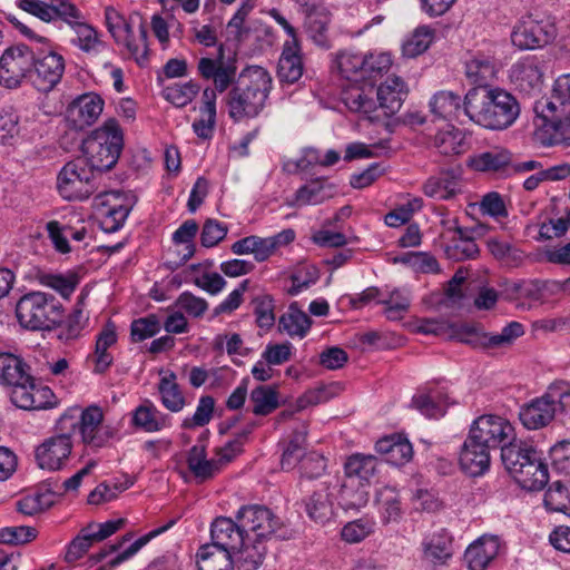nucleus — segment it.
Returning <instances> with one entry per match:
<instances>
[{"label": "nucleus", "mask_w": 570, "mask_h": 570, "mask_svg": "<svg viewBox=\"0 0 570 570\" xmlns=\"http://www.w3.org/2000/svg\"><path fill=\"white\" fill-rule=\"evenodd\" d=\"M95 527V523H89L86 528H82L78 535H76L67 546L65 561L68 563H72L80 558H82L91 546L95 543V540H91L89 530Z\"/></svg>", "instance_id": "57"}, {"label": "nucleus", "mask_w": 570, "mask_h": 570, "mask_svg": "<svg viewBox=\"0 0 570 570\" xmlns=\"http://www.w3.org/2000/svg\"><path fill=\"white\" fill-rule=\"evenodd\" d=\"M158 390L161 395V403L167 410L179 412L184 409L185 397L176 382L174 372H168L160 379Z\"/></svg>", "instance_id": "48"}, {"label": "nucleus", "mask_w": 570, "mask_h": 570, "mask_svg": "<svg viewBox=\"0 0 570 570\" xmlns=\"http://www.w3.org/2000/svg\"><path fill=\"white\" fill-rule=\"evenodd\" d=\"M495 72L494 61L483 55L475 56L465 63V75L476 86H489L488 82L495 77Z\"/></svg>", "instance_id": "45"}, {"label": "nucleus", "mask_w": 570, "mask_h": 570, "mask_svg": "<svg viewBox=\"0 0 570 570\" xmlns=\"http://www.w3.org/2000/svg\"><path fill=\"white\" fill-rule=\"evenodd\" d=\"M226 531L236 537L242 549L238 566L242 570L261 569L273 543L287 538L283 519L264 504H244L234 517H216Z\"/></svg>", "instance_id": "1"}, {"label": "nucleus", "mask_w": 570, "mask_h": 570, "mask_svg": "<svg viewBox=\"0 0 570 570\" xmlns=\"http://www.w3.org/2000/svg\"><path fill=\"white\" fill-rule=\"evenodd\" d=\"M175 524V520H171L168 524L160 527L156 530L150 531L149 533L140 537L135 542H132L127 549L119 552L115 558L109 560L106 564L100 566L96 570H112L124 563L125 561L132 558L144 546H146L153 538L164 533L169 528Z\"/></svg>", "instance_id": "51"}, {"label": "nucleus", "mask_w": 570, "mask_h": 570, "mask_svg": "<svg viewBox=\"0 0 570 570\" xmlns=\"http://www.w3.org/2000/svg\"><path fill=\"white\" fill-rule=\"evenodd\" d=\"M175 524V520H171L168 524L160 527L156 530L150 531L149 533L140 537L135 542H132L127 549L119 552L115 558L109 560L106 564L100 566L96 570H112L124 563L125 561L132 558L144 546H146L153 538L164 533L169 528Z\"/></svg>", "instance_id": "50"}, {"label": "nucleus", "mask_w": 570, "mask_h": 570, "mask_svg": "<svg viewBox=\"0 0 570 570\" xmlns=\"http://www.w3.org/2000/svg\"><path fill=\"white\" fill-rule=\"evenodd\" d=\"M161 328L160 321L157 315L149 314L145 317L135 320L130 326V335L134 342H142L155 336Z\"/></svg>", "instance_id": "62"}, {"label": "nucleus", "mask_w": 570, "mask_h": 570, "mask_svg": "<svg viewBox=\"0 0 570 570\" xmlns=\"http://www.w3.org/2000/svg\"><path fill=\"white\" fill-rule=\"evenodd\" d=\"M27 364L11 353H0V384L11 386L20 380L28 381Z\"/></svg>", "instance_id": "44"}, {"label": "nucleus", "mask_w": 570, "mask_h": 570, "mask_svg": "<svg viewBox=\"0 0 570 570\" xmlns=\"http://www.w3.org/2000/svg\"><path fill=\"white\" fill-rule=\"evenodd\" d=\"M187 464L190 472L199 481L212 479L219 470L218 462L207 460L204 445H194L187 455Z\"/></svg>", "instance_id": "38"}, {"label": "nucleus", "mask_w": 570, "mask_h": 570, "mask_svg": "<svg viewBox=\"0 0 570 570\" xmlns=\"http://www.w3.org/2000/svg\"><path fill=\"white\" fill-rule=\"evenodd\" d=\"M198 232V224L194 219L185 220L173 234V242L176 246H183L178 249L180 264L187 262L195 254L196 247L194 239Z\"/></svg>", "instance_id": "49"}, {"label": "nucleus", "mask_w": 570, "mask_h": 570, "mask_svg": "<svg viewBox=\"0 0 570 570\" xmlns=\"http://www.w3.org/2000/svg\"><path fill=\"white\" fill-rule=\"evenodd\" d=\"M558 411H570V385L564 381L552 383L542 396L523 404L519 420L527 430H539L547 426Z\"/></svg>", "instance_id": "8"}, {"label": "nucleus", "mask_w": 570, "mask_h": 570, "mask_svg": "<svg viewBox=\"0 0 570 570\" xmlns=\"http://www.w3.org/2000/svg\"><path fill=\"white\" fill-rule=\"evenodd\" d=\"M129 212L130 209L124 205L110 206L102 209L99 219L100 228L109 234L119 230L128 217Z\"/></svg>", "instance_id": "61"}, {"label": "nucleus", "mask_w": 570, "mask_h": 570, "mask_svg": "<svg viewBox=\"0 0 570 570\" xmlns=\"http://www.w3.org/2000/svg\"><path fill=\"white\" fill-rule=\"evenodd\" d=\"M375 450L385 456V461L392 465H404L413 455L410 441L401 435H390L379 440Z\"/></svg>", "instance_id": "30"}, {"label": "nucleus", "mask_w": 570, "mask_h": 570, "mask_svg": "<svg viewBox=\"0 0 570 570\" xmlns=\"http://www.w3.org/2000/svg\"><path fill=\"white\" fill-rule=\"evenodd\" d=\"M543 69L535 58L518 61L511 67L512 82L525 94L540 92L543 85Z\"/></svg>", "instance_id": "23"}, {"label": "nucleus", "mask_w": 570, "mask_h": 570, "mask_svg": "<svg viewBox=\"0 0 570 570\" xmlns=\"http://www.w3.org/2000/svg\"><path fill=\"white\" fill-rule=\"evenodd\" d=\"M539 101L552 102L554 108H570V73L557 78L550 98H542Z\"/></svg>", "instance_id": "64"}, {"label": "nucleus", "mask_w": 570, "mask_h": 570, "mask_svg": "<svg viewBox=\"0 0 570 570\" xmlns=\"http://www.w3.org/2000/svg\"><path fill=\"white\" fill-rule=\"evenodd\" d=\"M200 87L194 81L174 83L163 90L164 98L176 107L187 106L198 94Z\"/></svg>", "instance_id": "54"}, {"label": "nucleus", "mask_w": 570, "mask_h": 570, "mask_svg": "<svg viewBox=\"0 0 570 570\" xmlns=\"http://www.w3.org/2000/svg\"><path fill=\"white\" fill-rule=\"evenodd\" d=\"M375 522L368 518H361L347 522L341 531L342 539L347 543H358L374 532Z\"/></svg>", "instance_id": "58"}, {"label": "nucleus", "mask_w": 570, "mask_h": 570, "mask_svg": "<svg viewBox=\"0 0 570 570\" xmlns=\"http://www.w3.org/2000/svg\"><path fill=\"white\" fill-rule=\"evenodd\" d=\"M379 461L374 455L355 453L347 458L344 464L345 479L370 485L376 475Z\"/></svg>", "instance_id": "31"}, {"label": "nucleus", "mask_w": 570, "mask_h": 570, "mask_svg": "<svg viewBox=\"0 0 570 570\" xmlns=\"http://www.w3.org/2000/svg\"><path fill=\"white\" fill-rule=\"evenodd\" d=\"M131 424L144 432L155 433L169 428L170 417L146 400L132 411Z\"/></svg>", "instance_id": "28"}, {"label": "nucleus", "mask_w": 570, "mask_h": 570, "mask_svg": "<svg viewBox=\"0 0 570 570\" xmlns=\"http://www.w3.org/2000/svg\"><path fill=\"white\" fill-rule=\"evenodd\" d=\"M375 87L372 85H352L342 92V101L353 112H360L373 119L372 114L377 110Z\"/></svg>", "instance_id": "27"}, {"label": "nucleus", "mask_w": 570, "mask_h": 570, "mask_svg": "<svg viewBox=\"0 0 570 570\" xmlns=\"http://www.w3.org/2000/svg\"><path fill=\"white\" fill-rule=\"evenodd\" d=\"M367 488L368 485L365 483L344 479L338 493V504L345 511L364 508L370 498Z\"/></svg>", "instance_id": "36"}, {"label": "nucleus", "mask_w": 570, "mask_h": 570, "mask_svg": "<svg viewBox=\"0 0 570 570\" xmlns=\"http://www.w3.org/2000/svg\"><path fill=\"white\" fill-rule=\"evenodd\" d=\"M364 62L365 57L363 53L351 51H342L335 59V66L341 76L355 81L364 79Z\"/></svg>", "instance_id": "52"}, {"label": "nucleus", "mask_w": 570, "mask_h": 570, "mask_svg": "<svg viewBox=\"0 0 570 570\" xmlns=\"http://www.w3.org/2000/svg\"><path fill=\"white\" fill-rule=\"evenodd\" d=\"M35 46L18 43L7 48L0 57V85L14 89L24 79L33 77Z\"/></svg>", "instance_id": "13"}, {"label": "nucleus", "mask_w": 570, "mask_h": 570, "mask_svg": "<svg viewBox=\"0 0 570 570\" xmlns=\"http://www.w3.org/2000/svg\"><path fill=\"white\" fill-rule=\"evenodd\" d=\"M433 146L444 156L461 155L468 148L464 134L454 127L440 130L433 138Z\"/></svg>", "instance_id": "43"}, {"label": "nucleus", "mask_w": 570, "mask_h": 570, "mask_svg": "<svg viewBox=\"0 0 570 570\" xmlns=\"http://www.w3.org/2000/svg\"><path fill=\"white\" fill-rule=\"evenodd\" d=\"M305 511L315 522L324 523L332 518L333 502L326 483H322L321 488L305 500Z\"/></svg>", "instance_id": "34"}, {"label": "nucleus", "mask_w": 570, "mask_h": 570, "mask_svg": "<svg viewBox=\"0 0 570 570\" xmlns=\"http://www.w3.org/2000/svg\"><path fill=\"white\" fill-rule=\"evenodd\" d=\"M412 406L429 419H439L445 414L448 403L441 392L431 391L415 394Z\"/></svg>", "instance_id": "42"}, {"label": "nucleus", "mask_w": 570, "mask_h": 570, "mask_svg": "<svg viewBox=\"0 0 570 570\" xmlns=\"http://www.w3.org/2000/svg\"><path fill=\"white\" fill-rule=\"evenodd\" d=\"M557 29L549 19H538L529 14L513 27L511 41L520 50H534L553 41Z\"/></svg>", "instance_id": "15"}, {"label": "nucleus", "mask_w": 570, "mask_h": 570, "mask_svg": "<svg viewBox=\"0 0 570 570\" xmlns=\"http://www.w3.org/2000/svg\"><path fill=\"white\" fill-rule=\"evenodd\" d=\"M312 320L293 302L286 313L279 317L278 327L289 336L304 337L309 331Z\"/></svg>", "instance_id": "35"}, {"label": "nucleus", "mask_w": 570, "mask_h": 570, "mask_svg": "<svg viewBox=\"0 0 570 570\" xmlns=\"http://www.w3.org/2000/svg\"><path fill=\"white\" fill-rule=\"evenodd\" d=\"M215 407V400L213 396L205 395L198 401L197 409L193 416L186 417L183 421L181 426L185 429H194L197 426H204L209 423L213 417Z\"/></svg>", "instance_id": "63"}, {"label": "nucleus", "mask_w": 570, "mask_h": 570, "mask_svg": "<svg viewBox=\"0 0 570 570\" xmlns=\"http://www.w3.org/2000/svg\"><path fill=\"white\" fill-rule=\"evenodd\" d=\"M407 92V86L401 77H389L375 88L377 109H381L385 117L395 115L402 107Z\"/></svg>", "instance_id": "18"}, {"label": "nucleus", "mask_w": 570, "mask_h": 570, "mask_svg": "<svg viewBox=\"0 0 570 570\" xmlns=\"http://www.w3.org/2000/svg\"><path fill=\"white\" fill-rule=\"evenodd\" d=\"M304 8L306 14L305 29L308 38L321 48H330L328 26L331 22L330 12L321 7L309 6L303 0H297Z\"/></svg>", "instance_id": "24"}, {"label": "nucleus", "mask_w": 570, "mask_h": 570, "mask_svg": "<svg viewBox=\"0 0 570 570\" xmlns=\"http://www.w3.org/2000/svg\"><path fill=\"white\" fill-rule=\"evenodd\" d=\"M295 238L293 229H284L281 233L271 237L255 236V244L253 255L256 262L262 263L267 261L277 248L292 243Z\"/></svg>", "instance_id": "41"}, {"label": "nucleus", "mask_w": 570, "mask_h": 570, "mask_svg": "<svg viewBox=\"0 0 570 570\" xmlns=\"http://www.w3.org/2000/svg\"><path fill=\"white\" fill-rule=\"evenodd\" d=\"M463 101L460 95L449 90H441L433 95L429 106L435 117L450 120L455 117L460 108L463 107Z\"/></svg>", "instance_id": "40"}, {"label": "nucleus", "mask_w": 570, "mask_h": 570, "mask_svg": "<svg viewBox=\"0 0 570 570\" xmlns=\"http://www.w3.org/2000/svg\"><path fill=\"white\" fill-rule=\"evenodd\" d=\"M466 164L475 171L502 173L512 166V155L507 149L494 148L470 156Z\"/></svg>", "instance_id": "29"}, {"label": "nucleus", "mask_w": 570, "mask_h": 570, "mask_svg": "<svg viewBox=\"0 0 570 570\" xmlns=\"http://www.w3.org/2000/svg\"><path fill=\"white\" fill-rule=\"evenodd\" d=\"M99 177L87 160L77 157L60 169L57 188L65 199L85 200L98 189Z\"/></svg>", "instance_id": "11"}, {"label": "nucleus", "mask_w": 570, "mask_h": 570, "mask_svg": "<svg viewBox=\"0 0 570 570\" xmlns=\"http://www.w3.org/2000/svg\"><path fill=\"white\" fill-rule=\"evenodd\" d=\"M124 147V135L116 119H108L91 131L81 145L83 160L100 176L118 161Z\"/></svg>", "instance_id": "5"}, {"label": "nucleus", "mask_w": 570, "mask_h": 570, "mask_svg": "<svg viewBox=\"0 0 570 570\" xmlns=\"http://www.w3.org/2000/svg\"><path fill=\"white\" fill-rule=\"evenodd\" d=\"M104 110L102 98L94 92L82 95L68 107V119L76 129L92 125Z\"/></svg>", "instance_id": "19"}, {"label": "nucleus", "mask_w": 570, "mask_h": 570, "mask_svg": "<svg viewBox=\"0 0 570 570\" xmlns=\"http://www.w3.org/2000/svg\"><path fill=\"white\" fill-rule=\"evenodd\" d=\"M272 76L263 67L252 66L240 72L226 96L228 116L235 122L261 115L272 90Z\"/></svg>", "instance_id": "4"}, {"label": "nucleus", "mask_w": 570, "mask_h": 570, "mask_svg": "<svg viewBox=\"0 0 570 570\" xmlns=\"http://www.w3.org/2000/svg\"><path fill=\"white\" fill-rule=\"evenodd\" d=\"M514 439V428L507 419L494 414L476 417L461 446L459 463L462 471L470 476L483 475L490 469L491 451H502Z\"/></svg>", "instance_id": "2"}, {"label": "nucleus", "mask_w": 570, "mask_h": 570, "mask_svg": "<svg viewBox=\"0 0 570 570\" xmlns=\"http://www.w3.org/2000/svg\"><path fill=\"white\" fill-rule=\"evenodd\" d=\"M423 193L431 198L449 200L461 193V169L448 168L430 177L423 185Z\"/></svg>", "instance_id": "21"}, {"label": "nucleus", "mask_w": 570, "mask_h": 570, "mask_svg": "<svg viewBox=\"0 0 570 570\" xmlns=\"http://www.w3.org/2000/svg\"><path fill=\"white\" fill-rule=\"evenodd\" d=\"M36 279L42 286L49 287L60 294L63 298H69L79 284V276L73 272L52 273L38 271Z\"/></svg>", "instance_id": "33"}, {"label": "nucleus", "mask_w": 570, "mask_h": 570, "mask_svg": "<svg viewBox=\"0 0 570 570\" xmlns=\"http://www.w3.org/2000/svg\"><path fill=\"white\" fill-rule=\"evenodd\" d=\"M501 542L498 535L483 534L465 550L464 560L470 570H485L498 557Z\"/></svg>", "instance_id": "20"}, {"label": "nucleus", "mask_w": 570, "mask_h": 570, "mask_svg": "<svg viewBox=\"0 0 570 570\" xmlns=\"http://www.w3.org/2000/svg\"><path fill=\"white\" fill-rule=\"evenodd\" d=\"M304 65L299 43L285 41L277 65V76L282 82L295 83L303 76Z\"/></svg>", "instance_id": "26"}, {"label": "nucleus", "mask_w": 570, "mask_h": 570, "mask_svg": "<svg viewBox=\"0 0 570 570\" xmlns=\"http://www.w3.org/2000/svg\"><path fill=\"white\" fill-rule=\"evenodd\" d=\"M435 30L429 26H420L404 43L403 51L409 57L423 53L432 43Z\"/></svg>", "instance_id": "56"}, {"label": "nucleus", "mask_w": 570, "mask_h": 570, "mask_svg": "<svg viewBox=\"0 0 570 570\" xmlns=\"http://www.w3.org/2000/svg\"><path fill=\"white\" fill-rule=\"evenodd\" d=\"M57 432V435L46 439L36 448L35 458L42 470H61L70 458L73 446L71 438L63 431Z\"/></svg>", "instance_id": "17"}, {"label": "nucleus", "mask_w": 570, "mask_h": 570, "mask_svg": "<svg viewBox=\"0 0 570 570\" xmlns=\"http://www.w3.org/2000/svg\"><path fill=\"white\" fill-rule=\"evenodd\" d=\"M381 519L384 524L399 522L402 518L400 495L394 488L384 487L376 494Z\"/></svg>", "instance_id": "46"}, {"label": "nucleus", "mask_w": 570, "mask_h": 570, "mask_svg": "<svg viewBox=\"0 0 570 570\" xmlns=\"http://www.w3.org/2000/svg\"><path fill=\"white\" fill-rule=\"evenodd\" d=\"M70 27L76 33L71 43L81 51L86 53H98L105 48V43L99 39L97 30L90 24L78 20Z\"/></svg>", "instance_id": "47"}, {"label": "nucleus", "mask_w": 570, "mask_h": 570, "mask_svg": "<svg viewBox=\"0 0 570 570\" xmlns=\"http://www.w3.org/2000/svg\"><path fill=\"white\" fill-rule=\"evenodd\" d=\"M537 452L535 449L522 441H518L515 438L514 441H511L509 445L502 449L501 460L505 470L512 476L519 470V466L531 460Z\"/></svg>", "instance_id": "39"}, {"label": "nucleus", "mask_w": 570, "mask_h": 570, "mask_svg": "<svg viewBox=\"0 0 570 570\" xmlns=\"http://www.w3.org/2000/svg\"><path fill=\"white\" fill-rule=\"evenodd\" d=\"M335 194V186L325 178L311 179L307 184L299 187L295 193V204L297 206L317 205L330 199Z\"/></svg>", "instance_id": "32"}, {"label": "nucleus", "mask_w": 570, "mask_h": 570, "mask_svg": "<svg viewBox=\"0 0 570 570\" xmlns=\"http://www.w3.org/2000/svg\"><path fill=\"white\" fill-rule=\"evenodd\" d=\"M224 53V46L219 45L215 59L204 57L198 61V73L206 80H213L215 86V89L206 88L203 91L202 101L216 104V91L224 92L235 81L236 61L230 58L225 59Z\"/></svg>", "instance_id": "14"}, {"label": "nucleus", "mask_w": 570, "mask_h": 570, "mask_svg": "<svg viewBox=\"0 0 570 570\" xmlns=\"http://www.w3.org/2000/svg\"><path fill=\"white\" fill-rule=\"evenodd\" d=\"M35 49L33 76L36 78L32 81L39 90L48 91L61 80L65 72V59L55 52L49 42L43 46H35Z\"/></svg>", "instance_id": "16"}, {"label": "nucleus", "mask_w": 570, "mask_h": 570, "mask_svg": "<svg viewBox=\"0 0 570 570\" xmlns=\"http://www.w3.org/2000/svg\"><path fill=\"white\" fill-rule=\"evenodd\" d=\"M422 560L433 567L444 566L452 558V537L446 529L426 535L422 543Z\"/></svg>", "instance_id": "22"}, {"label": "nucleus", "mask_w": 570, "mask_h": 570, "mask_svg": "<svg viewBox=\"0 0 570 570\" xmlns=\"http://www.w3.org/2000/svg\"><path fill=\"white\" fill-rule=\"evenodd\" d=\"M224 525L215 518L209 528L210 541L200 546L196 553L198 570H242L238 559L242 549L236 537L229 535Z\"/></svg>", "instance_id": "6"}, {"label": "nucleus", "mask_w": 570, "mask_h": 570, "mask_svg": "<svg viewBox=\"0 0 570 570\" xmlns=\"http://www.w3.org/2000/svg\"><path fill=\"white\" fill-rule=\"evenodd\" d=\"M544 503L548 509L570 517V488L561 481L553 482L546 492Z\"/></svg>", "instance_id": "55"}, {"label": "nucleus", "mask_w": 570, "mask_h": 570, "mask_svg": "<svg viewBox=\"0 0 570 570\" xmlns=\"http://www.w3.org/2000/svg\"><path fill=\"white\" fill-rule=\"evenodd\" d=\"M512 478L525 490L540 491L549 481L548 465L542 461L540 453L537 452L531 460L519 466Z\"/></svg>", "instance_id": "25"}, {"label": "nucleus", "mask_w": 570, "mask_h": 570, "mask_svg": "<svg viewBox=\"0 0 570 570\" xmlns=\"http://www.w3.org/2000/svg\"><path fill=\"white\" fill-rule=\"evenodd\" d=\"M102 421L104 413L99 406L91 405L85 410L71 407L59 417L56 430L68 433L70 438L78 430L85 445L100 449L112 438V432Z\"/></svg>", "instance_id": "9"}, {"label": "nucleus", "mask_w": 570, "mask_h": 570, "mask_svg": "<svg viewBox=\"0 0 570 570\" xmlns=\"http://www.w3.org/2000/svg\"><path fill=\"white\" fill-rule=\"evenodd\" d=\"M523 333L522 324L511 322L505 325L500 333H488V336H484L483 340L488 343V348H503L511 346L518 337L523 335Z\"/></svg>", "instance_id": "59"}, {"label": "nucleus", "mask_w": 570, "mask_h": 570, "mask_svg": "<svg viewBox=\"0 0 570 570\" xmlns=\"http://www.w3.org/2000/svg\"><path fill=\"white\" fill-rule=\"evenodd\" d=\"M19 324L30 331L52 330L63 317L62 304L51 294L31 291L16 304Z\"/></svg>", "instance_id": "7"}, {"label": "nucleus", "mask_w": 570, "mask_h": 570, "mask_svg": "<svg viewBox=\"0 0 570 570\" xmlns=\"http://www.w3.org/2000/svg\"><path fill=\"white\" fill-rule=\"evenodd\" d=\"M250 402L255 415H267L279 406L277 391L267 385L255 387L250 392Z\"/></svg>", "instance_id": "53"}, {"label": "nucleus", "mask_w": 570, "mask_h": 570, "mask_svg": "<svg viewBox=\"0 0 570 570\" xmlns=\"http://www.w3.org/2000/svg\"><path fill=\"white\" fill-rule=\"evenodd\" d=\"M541 142L570 146V108H554L552 102L535 101L533 107Z\"/></svg>", "instance_id": "12"}, {"label": "nucleus", "mask_w": 570, "mask_h": 570, "mask_svg": "<svg viewBox=\"0 0 570 570\" xmlns=\"http://www.w3.org/2000/svg\"><path fill=\"white\" fill-rule=\"evenodd\" d=\"M105 22L109 33L118 45H124L131 57L142 65L147 60L148 30L139 13L125 17L114 7L105 9Z\"/></svg>", "instance_id": "10"}, {"label": "nucleus", "mask_w": 570, "mask_h": 570, "mask_svg": "<svg viewBox=\"0 0 570 570\" xmlns=\"http://www.w3.org/2000/svg\"><path fill=\"white\" fill-rule=\"evenodd\" d=\"M117 334L114 323L108 322L97 336L95 350V372H106L112 363V356L108 348L116 344Z\"/></svg>", "instance_id": "37"}, {"label": "nucleus", "mask_w": 570, "mask_h": 570, "mask_svg": "<svg viewBox=\"0 0 570 570\" xmlns=\"http://www.w3.org/2000/svg\"><path fill=\"white\" fill-rule=\"evenodd\" d=\"M464 114L476 125L503 130L514 124L520 106L509 91L491 86H475L465 94Z\"/></svg>", "instance_id": "3"}, {"label": "nucleus", "mask_w": 570, "mask_h": 570, "mask_svg": "<svg viewBox=\"0 0 570 570\" xmlns=\"http://www.w3.org/2000/svg\"><path fill=\"white\" fill-rule=\"evenodd\" d=\"M12 391L10 394L11 402L19 409L33 410L35 409V379L28 374V381L20 380L19 383L11 385Z\"/></svg>", "instance_id": "60"}]
</instances>
